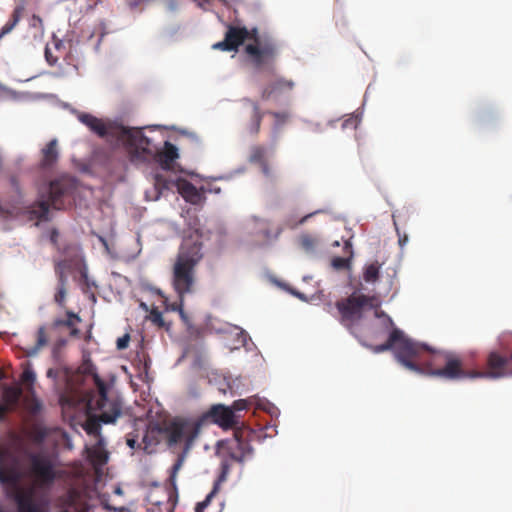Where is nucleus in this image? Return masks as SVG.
Returning <instances> with one entry per match:
<instances>
[{"instance_id":"f257e3e1","label":"nucleus","mask_w":512,"mask_h":512,"mask_svg":"<svg viewBox=\"0 0 512 512\" xmlns=\"http://www.w3.org/2000/svg\"><path fill=\"white\" fill-rule=\"evenodd\" d=\"M375 353L393 350L396 360L406 369L419 374L450 381L463 379H499L512 376L511 355L498 351L488 353L483 370H467L462 359L451 352L435 351L426 344L416 342L394 328L388 340L372 348Z\"/></svg>"},{"instance_id":"f03ea898","label":"nucleus","mask_w":512,"mask_h":512,"mask_svg":"<svg viewBox=\"0 0 512 512\" xmlns=\"http://www.w3.org/2000/svg\"><path fill=\"white\" fill-rule=\"evenodd\" d=\"M27 456L30 461L29 474L38 488H49L58 477L54 464L47 456L28 452L22 443L14 442L0 448V484L6 496L17 504L18 512H46L48 501L35 499V488H23L21 458Z\"/></svg>"},{"instance_id":"7ed1b4c3","label":"nucleus","mask_w":512,"mask_h":512,"mask_svg":"<svg viewBox=\"0 0 512 512\" xmlns=\"http://www.w3.org/2000/svg\"><path fill=\"white\" fill-rule=\"evenodd\" d=\"M244 63L256 72H270L275 68L279 48L276 40L271 37H261L256 27L248 29L245 26L228 24L224 39L212 45L215 50L237 52L245 43Z\"/></svg>"},{"instance_id":"20e7f679","label":"nucleus","mask_w":512,"mask_h":512,"mask_svg":"<svg viewBox=\"0 0 512 512\" xmlns=\"http://www.w3.org/2000/svg\"><path fill=\"white\" fill-rule=\"evenodd\" d=\"M202 243L185 238L180 246L176 261L173 265L172 283L180 301L185 294L192 291L195 282V267L202 259Z\"/></svg>"},{"instance_id":"39448f33","label":"nucleus","mask_w":512,"mask_h":512,"mask_svg":"<svg viewBox=\"0 0 512 512\" xmlns=\"http://www.w3.org/2000/svg\"><path fill=\"white\" fill-rule=\"evenodd\" d=\"M78 119L101 138L106 136L116 137L128 149H142L150 152L148 148L149 138L143 134L141 129H130L116 123H105L102 119L88 113H81Z\"/></svg>"},{"instance_id":"423d86ee","label":"nucleus","mask_w":512,"mask_h":512,"mask_svg":"<svg viewBox=\"0 0 512 512\" xmlns=\"http://www.w3.org/2000/svg\"><path fill=\"white\" fill-rule=\"evenodd\" d=\"M83 374L91 375L95 386L97 387V395L88 400L87 406L89 410H100V420L104 424L115 423L122 414V401L115 393V398L108 396V387L101 379L96 371V367L90 360H86L80 367Z\"/></svg>"},{"instance_id":"0eeeda50","label":"nucleus","mask_w":512,"mask_h":512,"mask_svg":"<svg viewBox=\"0 0 512 512\" xmlns=\"http://www.w3.org/2000/svg\"><path fill=\"white\" fill-rule=\"evenodd\" d=\"M70 190V184L66 179H56L51 181L46 188V193H42L40 199L29 207L28 213L32 219L39 221L49 220V209H62L64 207V198Z\"/></svg>"},{"instance_id":"6e6552de","label":"nucleus","mask_w":512,"mask_h":512,"mask_svg":"<svg viewBox=\"0 0 512 512\" xmlns=\"http://www.w3.org/2000/svg\"><path fill=\"white\" fill-rule=\"evenodd\" d=\"M254 436L255 433L248 428L237 429L232 437L217 443V454L236 462H242L253 452L250 441Z\"/></svg>"},{"instance_id":"1a4fd4ad","label":"nucleus","mask_w":512,"mask_h":512,"mask_svg":"<svg viewBox=\"0 0 512 512\" xmlns=\"http://www.w3.org/2000/svg\"><path fill=\"white\" fill-rule=\"evenodd\" d=\"M201 429V420L192 421L176 418L164 425L165 442L169 448L184 443L188 450L197 438Z\"/></svg>"},{"instance_id":"9d476101","label":"nucleus","mask_w":512,"mask_h":512,"mask_svg":"<svg viewBox=\"0 0 512 512\" xmlns=\"http://www.w3.org/2000/svg\"><path fill=\"white\" fill-rule=\"evenodd\" d=\"M373 298L364 294L353 293L349 297L336 302L340 314V322L348 329L358 323L366 307H372Z\"/></svg>"},{"instance_id":"9b49d317","label":"nucleus","mask_w":512,"mask_h":512,"mask_svg":"<svg viewBox=\"0 0 512 512\" xmlns=\"http://www.w3.org/2000/svg\"><path fill=\"white\" fill-rule=\"evenodd\" d=\"M148 148L150 152L143 151L142 149L129 150L130 152L136 155L143 154L147 156H154L155 160L160 164L161 168L164 170L172 169L174 161L179 157L178 148L169 141H166L164 143V147L162 150L153 151L152 148L150 147V144L148 145Z\"/></svg>"},{"instance_id":"f8f14e48","label":"nucleus","mask_w":512,"mask_h":512,"mask_svg":"<svg viewBox=\"0 0 512 512\" xmlns=\"http://www.w3.org/2000/svg\"><path fill=\"white\" fill-rule=\"evenodd\" d=\"M208 418L222 428H232L236 423L233 410L222 404L213 405L200 419L201 424Z\"/></svg>"},{"instance_id":"ddd939ff","label":"nucleus","mask_w":512,"mask_h":512,"mask_svg":"<svg viewBox=\"0 0 512 512\" xmlns=\"http://www.w3.org/2000/svg\"><path fill=\"white\" fill-rule=\"evenodd\" d=\"M164 441V426L155 422L149 423L142 437L143 450L148 454H152L156 452L158 445Z\"/></svg>"},{"instance_id":"4468645a","label":"nucleus","mask_w":512,"mask_h":512,"mask_svg":"<svg viewBox=\"0 0 512 512\" xmlns=\"http://www.w3.org/2000/svg\"><path fill=\"white\" fill-rule=\"evenodd\" d=\"M55 506L60 512H85V503L82 500L81 493L75 489H69L65 494L59 496L55 501Z\"/></svg>"},{"instance_id":"2eb2a0df","label":"nucleus","mask_w":512,"mask_h":512,"mask_svg":"<svg viewBox=\"0 0 512 512\" xmlns=\"http://www.w3.org/2000/svg\"><path fill=\"white\" fill-rule=\"evenodd\" d=\"M242 104L250 109L249 121L246 124V130L251 135L256 136L260 132L261 123L265 113L261 110L259 103L250 98H244L242 100Z\"/></svg>"},{"instance_id":"dca6fc26","label":"nucleus","mask_w":512,"mask_h":512,"mask_svg":"<svg viewBox=\"0 0 512 512\" xmlns=\"http://www.w3.org/2000/svg\"><path fill=\"white\" fill-rule=\"evenodd\" d=\"M294 86L295 83L292 80L278 77L263 88L261 98L263 100H269L272 97L293 90Z\"/></svg>"},{"instance_id":"f3484780","label":"nucleus","mask_w":512,"mask_h":512,"mask_svg":"<svg viewBox=\"0 0 512 512\" xmlns=\"http://www.w3.org/2000/svg\"><path fill=\"white\" fill-rule=\"evenodd\" d=\"M42 158L40 165L42 168H51L59 158L58 141L52 139L41 151Z\"/></svg>"},{"instance_id":"a211bd4d","label":"nucleus","mask_w":512,"mask_h":512,"mask_svg":"<svg viewBox=\"0 0 512 512\" xmlns=\"http://www.w3.org/2000/svg\"><path fill=\"white\" fill-rule=\"evenodd\" d=\"M24 11L25 6L23 4H18L15 6L10 19L0 30V39L5 35L9 34L18 25L23 16Z\"/></svg>"},{"instance_id":"6ab92c4d","label":"nucleus","mask_w":512,"mask_h":512,"mask_svg":"<svg viewBox=\"0 0 512 512\" xmlns=\"http://www.w3.org/2000/svg\"><path fill=\"white\" fill-rule=\"evenodd\" d=\"M22 393V388L19 386H5L3 389V404L13 410L18 405Z\"/></svg>"},{"instance_id":"aec40b11","label":"nucleus","mask_w":512,"mask_h":512,"mask_svg":"<svg viewBox=\"0 0 512 512\" xmlns=\"http://www.w3.org/2000/svg\"><path fill=\"white\" fill-rule=\"evenodd\" d=\"M381 265L375 261L367 265L363 272V279L367 283H374L379 279Z\"/></svg>"},{"instance_id":"412c9836","label":"nucleus","mask_w":512,"mask_h":512,"mask_svg":"<svg viewBox=\"0 0 512 512\" xmlns=\"http://www.w3.org/2000/svg\"><path fill=\"white\" fill-rule=\"evenodd\" d=\"M71 269V263L68 260L55 261L54 270L58 282H67V272Z\"/></svg>"},{"instance_id":"4be33fe9","label":"nucleus","mask_w":512,"mask_h":512,"mask_svg":"<svg viewBox=\"0 0 512 512\" xmlns=\"http://www.w3.org/2000/svg\"><path fill=\"white\" fill-rule=\"evenodd\" d=\"M274 118L273 128L275 131L280 130L290 120L291 114L288 111H270L268 112Z\"/></svg>"},{"instance_id":"5701e85b","label":"nucleus","mask_w":512,"mask_h":512,"mask_svg":"<svg viewBox=\"0 0 512 512\" xmlns=\"http://www.w3.org/2000/svg\"><path fill=\"white\" fill-rule=\"evenodd\" d=\"M35 373L31 368V364L26 362L23 367V372L21 374V382L26 385L32 386L35 382Z\"/></svg>"},{"instance_id":"b1692460","label":"nucleus","mask_w":512,"mask_h":512,"mask_svg":"<svg viewBox=\"0 0 512 512\" xmlns=\"http://www.w3.org/2000/svg\"><path fill=\"white\" fill-rule=\"evenodd\" d=\"M266 156V149L263 146L255 145L251 148L250 161L255 163H263Z\"/></svg>"},{"instance_id":"393cba45","label":"nucleus","mask_w":512,"mask_h":512,"mask_svg":"<svg viewBox=\"0 0 512 512\" xmlns=\"http://www.w3.org/2000/svg\"><path fill=\"white\" fill-rule=\"evenodd\" d=\"M67 318L66 319H56L54 321L55 327L65 326L68 328L74 327L75 321H80V318L74 314L72 311H67L66 313Z\"/></svg>"},{"instance_id":"a878e982","label":"nucleus","mask_w":512,"mask_h":512,"mask_svg":"<svg viewBox=\"0 0 512 512\" xmlns=\"http://www.w3.org/2000/svg\"><path fill=\"white\" fill-rule=\"evenodd\" d=\"M183 463H184V456L183 455H179L177 457L175 463L173 464L172 468H171L169 481H170V484L173 487H175L177 473L182 468Z\"/></svg>"},{"instance_id":"bb28decb","label":"nucleus","mask_w":512,"mask_h":512,"mask_svg":"<svg viewBox=\"0 0 512 512\" xmlns=\"http://www.w3.org/2000/svg\"><path fill=\"white\" fill-rule=\"evenodd\" d=\"M97 411L99 412L97 419L90 418L85 426V430L87 431L88 434H94V435L99 434L100 423H103V422L100 420L101 411L100 410H97Z\"/></svg>"},{"instance_id":"cd10ccee","label":"nucleus","mask_w":512,"mask_h":512,"mask_svg":"<svg viewBox=\"0 0 512 512\" xmlns=\"http://www.w3.org/2000/svg\"><path fill=\"white\" fill-rule=\"evenodd\" d=\"M300 241V245L301 247L305 250V251H312L316 244H317V239L311 235H308V234H305V235H302L299 239Z\"/></svg>"},{"instance_id":"c85d7f7f","label":"nucleus","mask_w":512,"mask_h":512,"mask_svg":"<svg viewBox=\"0 0 512 512\" xmlns=\"http://www.w3.org/2000/svg\"><path fill=\"white\" fill-rule=\"evenodd\" d=\"M66 285H67V282H58L57 291L55 293L54 300L60 306H64L66 293H67Z\"/></svg>"},{"instance_id":"c756f323","label":"nucleus","mask_w":512,"mask_h":512,"mask_svg":"<svg viewBox=\"0 0 512 512\" xmlns=\"http://www.w3.org/2000/svg\"><path fill=\"white\" fill-rule=\"evenodd\" d=\"M90 457L98 464H105L108 460V455L100 448H94L91 450Z\"/></svg>"},{"instance_id":"7c9ffc66","label":"nucleus","mask_w":512,"mask_h":512,"mask_svg":"<svg viewBox=\"0 0 512 512\" xmlns=\"http://www.w3.org/2000/svg\"><path fill=\"white\" fill-rule=\"evenodd\" d=\"M150 320L153 324L157 325L158 327H163L165 325L164 318L162 315V312H160L157 309H153L150 312Z\"/></svg>"},{"instance_id":"2f4dec72","label":"nucleus","mask_w":512,"mask_h":512,"mask_svg":"<svg viewBox=\"0 0 512 512\" xmlns=\"http://www.w3.org/2000/svg\"><path fill=\"white\" fill-rule=\"evenodd\" d=\"M349 262L348 258L334 257L331 264L336 270H343L349 267Z\"/></svg>"},{"instance_id":"473e14b6","label":"nucleus","mask_w":512,"mask_h":512,"mask_svg":"<svg viewBox=\"0 0 512 512\" xmlns=\"http://www.w3.org/2000/svg\"><path fill=\"white\" fill-rule=\"evenodd\" d=\"M46 344H47V336H46L45 327L41 326L37 331V346H36L34 352H36L38 348H40Z\"/></svg>"},{"instance_id":"72a5a7b5","label":"nucleus","mask_w":512,"mask_h":512,"mask_svg":"<svg viewBox=\"0 0 512 512\" xmlns=\"http://www.w3.org/2000/svg\"><path fill=\"white\" fill-rule=\"evenodd\" d=\"M45 59L50 66H55L58 62L59 55H54L52 49L47 45L45 47Z\"/></svg>"},{"instance_id":"f704fd0d","label":"nucleus","mask_w":512,"mask_h":512,"mask_svg":"<svg viewBox=\"0 0 512 512\" xmlns=\"http://www.w3.org/2000/svg\"><path fill=\"white\" fill-rule=\"evenodd\" d=\"M154 185L157 190L167 189L168 181L163 175L156 174L154 177Z\"/></svg>"},{"instance_id":"c9c22d12","label":"nucleus","mask_w":512,"mask_h":512,"mask_svg":"<svg viewBox=\"0 0 512 512\" xmlns=\"http://www.w3.org/2000/svg\"><path fill=\"white\" fill-rule=\"evenodd\" d=\"M181 189H182V192L184 194H186L187 196H198L196 187L190 182H185L182 185Z\"/></svg>"},{"instance_id":"e433bc0d","label":"nucleus","mask_w":512,"mask_h":512,"mask_svg":"<svg viewBox=\"0 0 512 512\" xmlns=\"http://www.w3.org/2000/svg\"><path fill=\"white\" fill-rule=\"evenodd\" d=\"M130 342V335L125 334L122 337H119L116 342L117 349L124 350L128 347Z\"/></svg>"},{"instance_id":"4c0bfd02","label":"nucleus","mask_w":512,"mask_h":512,"mask_svg":"<svg viewBox=\"0 0 512 512\" xmlns=\"http://www.w3.org/2000/svg\"><path fill=\"white\" fill-rule=\"evenodd\" d=\"M247 407H248V400L239 399V400L234 401L231 409L234 412V411L245 410V409H247Z\"/></svg>"},{"instance_id":"58836bf2","label":"nucleus","mask_w":512,"mask_h":512,"mask_svg":"<svg viewBox=\"0 0 512 512\" xmlns=\"http://www.w3.org/2000/svg\"><path fill=\"white\" fill-rule=\"evenodd\" d=\"M229 470H230V464L228 463L227 460H223L221 463V474L219 476L220 481H224L226 479V476L229 473Z\"/></svg>"},{"instance_id":"ea45409f","label":"nucleus","mask_w":512,"mask_h":512,"mask_svg":"<svg viewBox=\"0 0 512 512\" xmlns=\"http://www.w3.org/2000/svg\"><path fill=\"white\" fill-rule=\"evenodd\" d=\"M30 26L36 29H41L43 27L41 17L34 14L30 19Z\"/></svg>"},{"instance_id":"a19ab883","label":"nucleus","mask_w":512,"mask_h":512,"mask_svg":"<svg viewBox=\"0 0 512 512\" xmlns=\"http://www.w3.org/2000/svg\"><path fill=\"white\" fill-rule=\"evenodd\" d=\"M58 237H59L58 230L52 229L50 232V241L58 250H60L61 248L58 245Z\"/></svg>"},{"instance_id":"79ce46f5","label":"nucleus","mask_w":512,"mask_h":512,"mask_svg":"<svg viewBox=\"0 0 512 512\" xmlns=\"http://www.w3.org/2000/svg\"><path fill=\"white\" fill-rule=\"evenodd\" d=\"M126 443L132 449H134L136 447H139V448L142 447L143 448L142 442L138 443L136 437L128 436L127 439H126Z\"/></svg>"},{"instance_id":"37998d69","label":"nucleus","mask_w":512,"mask_h":512,"mask_svg":"<svg viewBox=\"0 0 512 512\" xmlns=\"http://www.w3.org/2000/svg\"><path fill=\"white\" fill-rule=\"evenodd\" d=\"M210 498L211 495L207 496L204 501L197 503L195 511H204V509L209 505Z\"/></svg>"},{"instance_id":"c03bdc74","label":"nucleus","mask_w":512,"mask_h":512,"mask_svg":"<svg viewBox=\"0 0 512 512\" xmlns=\"http://www.w3.org/2000/svg\"><path fill=\"white\" fill-rule=\"evenodd\" d=\"M398 234V242L401 247H403L408 242V236L406 234L401 235L399 230L397 229Z\"/></svg>"},{"instance_id":"a18cd8bd","label":"nucleus","mask_w":512,"mask_h":512,"mask_svg":"<svg viewBox=\"0 0 512 512\" xmlns=\"http://www.w3.org/2000/svg\"><path fill=\"white\" fill-rule=\"evenodd\" d=\"M10 410L11 409L7 405L0 403V421L4 419L6 413Z\"/></svg>"},{"instance_id":"49530a36","label":"nucleus","mask_w":512,"mask_h":512,"mask_svg":"<svg viewBox=\"0 0 512 512\" xmlns=\"http://www.w3.org/2000/svg\"><path fill=\"white\" fill-rule=\"evenodd\" d=\"M64 44L61 40H57L54 42V48L57 52H60V50L63 48Z\"/></svg>"},{"instance_id":"de8ad7c7","label":"nucleus","mask_w":512,"mask_h":512,"mask_svg":"<svg viewBox=\"0 0 512 512\" xmlns=\"http://www.w3.org/2000/svg\"><path fill=\"white\" fill-rule=\"evenodd\" d=\"M311 215H312V214H308V215H306V216L302 217V218H301V220L299 221V224H303V223H305V222H306V220H307L309 217H311Z\"/></svg>"},{"instance_id":"09e8293b","label":"nucleus","mask_w":512,"mask_h":512,"mask_svg":"<svg viewBox=\"0 0 512 512\" xmlns=\"http://www.w3.org/2000/svg\"><path fill=\"white\" fill-rule=\"evenodd\" d=\"M12 185H16V179L14 177L11 178Z\"/></svg>"},{"instance_id":"8fccbe9b","label":"nucleus","mask_w":512,"mask_h":512,"mask_svg":"<svg viewBox=\"0 0 512 512\" xmlns=\"http://www.w3.org/2000/svg\"><path fill=\"white\" fill-rule=\"evenodd\" d=\"M4 377H5V374L2 371H0V380H2Z\"/></svg>"},{"instance_id":"3c124183","label":"nucleus","mask_w":512,"mask_h":512,"mask_svg":"<svg viewBox=\"0 0 512 512\" xmlns=\"http://www.w3.org/2000/svg\"><path fill=\"white\" fill-rule=\"evenodd\" d=\"M196 512H204V511H196Z\"/></svg>"}]
</instances>
